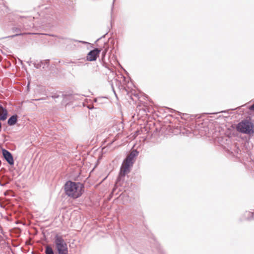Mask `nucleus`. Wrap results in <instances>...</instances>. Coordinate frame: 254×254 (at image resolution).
<instances>
[{"label": "nucleus", "mask_w": 254, "mask_h": 254, "mask_svg": "<svg viewBox=\"0 0 254 254\" xmlns=\"http://www.w3.org/2000/svg\"><path fill=\"white\" fill-rule=\"evenodd\" d=\"M12 31L13 32L16 33V34L15 35H12V36H9V37L13 38V37H14L15 36H17L22 35V34H21L20 33L21 29L19 28L13 27V28H12Z\"/></svg>", "instance_id": "obj_17"}, {"label": "nucleus", "mask_w": 254, "mask_h": 254, "mask_svg": "<svg viewBox=\"0 0 254 254\" xmlns=\"http://www.w3.org/2000/svg\"><path fill=\"white\" fill-rule=\"evenodd\" d=\"M65 193L73 198L81 196L84 191V185L80 182H74L70 180L66 181L64 185Z\"/></svg>", "instance_id": "obj_2"}, {"label": "nucleus", "mask_w": 254, "mask_h": 254, "mask_svg": "<svg viewBox=\"0 0 254 254\" xmlns=\"http://www.w3.org/2000/svg\"><path fill=\"white\" fill-rule=\"evenodd\" d=\"M107 99L105 97H98L94 99V102L97 103L98 104H102L103 103V100Z\"/></svg>", "instance_id": "obj_20"}, {"label": "nucleus", "mask_w": 254, "mask_h": 254, "mask_svg": "<svg viewBox=\"0 0 254 254\" xmlns=\"http://www.w3.org/2000/svg\"><path fill=\"white\" fill-rule=\"evenodd\" d=\"M115 0H113V4H112V10H113V7H114V1H115Z\"/></svg>", "instance_id": "obj_33"}, {"label": "nucleus", "mask_w": 254, "mask_h": 254, "mask_svg": "<svg viewBox=\"0 0 254 254\" xmlns=\"http://www.w3.org/2000/svg\"><path fill=\"white\" fill-rule=\"evenodd\" d=\"M75 42H79V43H84V42H83L82 41H78V40H75L71 39H66L67 43L73 44Z\"/></svg>", "instance_id": "obj_21"}, {"label": "nucleus", "mask_w": 254, "mask_h": 254, "mask_svg": "<svg viewBox=\"0 0 254 254\" xmlns=\"http://www.w3.org/2000/svg\"><path fill=\"white\" fill-rule=\"evenodd\" d=\"M220 141L221 145L223 147L224 149L229 154L235 156H237L240 151L236 145H232L231 139L228 136L221 137Z\"/></svg>", "instance_id": "obj_4"}, {"label": "nucleus", "mask_w": 254, "mask_h": 254, "mask_svg": "<svg viewBox=\"0 0 254 254\" xmlns=\"http://www.w3.org/2000/svg\"><path fill=\"white\" fill-rule=\"evenodd\" d=\"M237 130L239 132L249 135L254 133V123L249 117L242 120L236 126Z\"/></svg>", "instance_id": "obj_3"}, {"label": "nucleus", "mask_w": 254, "mask_h": 254, "mask_svg": "<svg viewBox=\"0 0 254 254\" xmlns=\"http://www.w3.org/2000/svg\"><path fill=\"white\" fill-rule=\"evenodd\" d=\"M106 52H107V50H106V49H105V50H104L102 52V56H103V57H105V55H106Z\"/></svg>", "instance_id": "obj_29"}, {"label": "nucleus", "mask_w": 254, "mask_h": 254, "mask_svg": "<svg viewBox=\"0 0 254 254\" xmlns=\"http://www.w3.org/2000/svg\"><path fill=\"white\" fill-rule=\"evenodd\" d=\"M52 98L54 99H59L62 100V104L66 106L69 102L72 99V96L71 95H64L60 96L58 95H54L52 96Z\"/></svg>", "instance_id": "obj_7"}, {"label": "nucleus", "mask_w": 254, "mask_h": 254, "mask_svg": "<svg viewBox=\"0 0 254 254\" xmlns=\"http://www.w3.org/2000/svg\"><path fill=\"white\" fill-rule=\"evenodd\" d=\"M10 179L8 177L4 176L3 179L0 181V186L4 187L9 183Z\"/></svg>", "instance_id": "obj_16"}, {"label": "nucleus", "mask_w": 254, "mask_h": 254, "mask_svg": "<svg viewBox=\"0 0 254 254\" xmlns=\"http://www.w3.org/2000/svg\"><path fill=\"white\" fill-rule=\"evenodd\" d=\"M238 109L240 111H245V110L254 111V103L251 106L247 104L244 105L239 107Z\"/></svg>", "instance_id": "obj_15"}, {"label": "nucleus", "mask_w": 254, "mask_h": 254, "mask_svg": "<svg viewBox=\"0 0 254 254\" xmlns=\"http://www.w3.org/2000/svg\"><path fill=\"white\" fill-rule=\"evenodd\" d=\"M119 187H116V184H115V186H114V188L112 190V192H111V194H114L115 190H117V189Z\"/></svg>", "instance_id": "obj_26"}, {"label": "nucleus", "mask_w": 254, "mask_h": 254, "mask_svg": "<svg viewBox=\"0 0 254 254\" xmlns=\"http://www.w3.org/2000/svg\"><path fill=\"white\" fill-rule=\"evenodd\" d=\"M139 152L136 150L133 149L127 157V158L130 159L131 160L135 162V158L138 156Z\"/></svg>", "instance_id": "obj_14"}, {"label": "nucleus", "mask_w": 254, "mask_h": 254, "mask_svg": "<svg viewBox=\"0 0 254 254\" xmlns=\"http://www.w3.org/2000/svg\"><path fill=\"white\" fill-rule=\"evenodd\" d=\"M83 105L84 107H86L87 108H88V109H92L93 108H94V106L93 105H92V104H87L86 103H83Z\"/></svg>", "instance_id": "obj_23"}, {"label": "nucleus", "mask_w": 254, "mask_h": 254, "mask_svg": "<svg viewBox=\"0 0 254 254\" xmlns=\"http://www.w3.org/2000/svg\"><path fill=\"white\" fill-rule=\"evenodd\" d=\"M143 115H145V112H143Z\"/></svg>", "instance_id": "obj_37"}, {"label": "nucleus", "mask_w": 254, "mask_h": 254, "mask_svg": "<svg viewBox=\"0 0 254 254\" xmlns=\"http://www.w3.org/2000/svg\"><path fill=\"white\" fill-rule=\"evenodd\" d=\"M0 111H7V110L4 108L1 104H0Z\"/></svg>", "instance_id": "obj_27"}, {"label": "nucleus", "mask_w": 254, "mask_h": 254, "mask_svg": "<svg viewBox=\"0 0 254 254\" xmlns=\"http://www.w3.org/2000/svg\"><path fill=\"white\" fill-rule=\"evenodd\" d=\"M230 110H224V111H225V112H227V111H230Z\"/></svg>", "instance_id": "obj_34"}, {"label": "nucleus", "mask_w": 254, "mask_h": 254, "mask_svg": "<svg viewBox=\"0 0 254 254\" xmlns=\"http://www.w3.org/2000/svg\"><path fill=\"white\" fill-rule=\"evenodd\" d=\"M127 172H124V171L120 169L119 174L116 181V187H121L123 186L125 181V176Z\"/></svg>", "instance_id": "obj_10"}, {"label": "nucleus", "mask_w": 254, "mask_h": 254, "mask_svg": "<svg viewBox=\"0 0 254 254\" xmlns=\"http://www.w3.org/2000/svg\"><path fill=\"white\" fill-rule=\"evenodd\" d=\"M2 113V114L0 115V121H4L7 119L8 112Z\"/></svg>", "instance_id": "obj_19"}, {"label": "nucleus", "mask_w": 254, "mask_h": 254, "mask_svg": "<svg viewBox=\"0 0 254 254\" xmlns=\"http://www.w3.org/2000/svg\"><path fill=\"white\" fill-rule=\"evenodd\" d=\"M54 251L51 245L45 247V254H68L67 244L62 236L56 234L53 239Z\"/></svg>", "instance_id": "obj_1"}, {"label": "nucleus", "mask_w": 254, "mask_h": 254, "mask_svg": "<svg viewBox=\"0 0 254 254\" xmlns=\"http://www.w3.org/2000/svg\"><path fill=\"white\" fill-rule=\"evenodd\" d=\"M1 152L4 159L10 166L13 165L14 164V161L12 153L3 148H1Z\"/></svg>", "instance_id": "obj_5"}, {"label": "nucleus", "mask_w": 254, "mask_h": 254, "mask_svg": "<svg viewBox=\"0 0 254 254\" xmlns=\"http://www.w3.org/2000/svg\"><path fill=\"white\" fill-rule=\"evenodd\" d=\"M69 63L75 64L77 66H80L81 64V62H70Z\"/></svg>", "instance_id": "obj_25"}, {"label": "nucleus", "mask_w": 254, "mask_h": 254, "mask_svg": "<svg viewBox=\"0 0 254 254\" xmlns=\"http://www.w3.org/2000/svg\"><path fill=\"white\" fill-rule=\"evenodd\" d=\"M143 115H145V112H143Z\"/></svg>", "instance_id": "obj_38"}, {"label": "nucleus", "mask_w": 254, "mask_h": 254, "mask_svg": "<svg viewBox=\"0 0 254 254\" xmlns=\"http://www.w3.org/2000/svg\"><path fill=\"white\" fill-rule=\"evenodd\" d=\"M134 163V161L126 157L124 159L120 169L124 171V172L129 173Z\"/></svg>", "instance_id": "obj_6"}, {"label": "nucleus", "mask_w": 254, "mask_h": 254, "mask_svg": "<svg viewBox=\"0 0 254 254\" xmlns=\"http://www.w3.org/2000/svg\"><path fill=\"white\" fill-rule=\"evenodd\" d=\"M165 122H169L170 123H173V120H174V119L172 117V115H166L165 118Z\"/></svg>", "instance_id": "obj_18"}, {"label": "nucleus", "mask_w": 254, "mask_h": 254, "mask_svg": "<svg viewBox=\"0 0 254 254\" xmlns=\"http://www.w3.org/2000/svg\"><path fill=\"white\" fill-rule=\"evenodd\" d=\"M172 111L176 112V111H176V110H172Z\"/></svg>", "instance_id": "obj_35"}, {"label": "nucleus", "mask_w": 254, "mask_h": 254, "mask_svg": "<svg viewBox=\"0 0 254 254\" xmlns=\"http://www.w3.org/2000/svg\"><path fill=\"white\" fill-rule=\"evenodd\" d=\"M178 115L182 119L186 121H193L195 120L196 119H199L201 116L199 115H191L188 113L183 112H177Z\"/></svg>", "instance_id": "obj_8"}, {"label": "nucleus", "mask_w": 254, "mask_h": 254, "mask_svg": "<svg viewBox=\"0 0 254 254\" xmlns=\"http://www.w3.org/2000/svg\"><path fill=\"white\" fill-rule=\"evenodd\" d=\"M139 111H142L145 112V111H146L147 110H148L149 109H146V108H142V109H139Z\"/></svg>", "instance_id": "obj_30"}, {"label": "nucleus", "mask_w": 254, "mask_h": 254, "mask_svg": "<svg viewBox=\"0 0 254 254\" xmlns=\"http://www.w3.org/2000/svg\"><path fill=\"white\" fill-rule=\"evenodd\" d=\"M254 213L250 211H246L244 214V216L240 217L239 221L241 222L245 220H250L253 218Z\"/></svg>", "instance_id": "obj_12"}, {"label": "nucleus", "mask_w": 254, "mask_h": 254, "mask_svg": "<svg viewBox=\"0 0 254 254\" xmlns=\"http://www.w3.org/2000/svg\"><path fill=\"white\" fill-rule=\"evenodd\" d=\"M131 98L132 100H134L133 98L132 97H131Z\"/></svg>", "instance_id": "obj_36"}, {"label": "nucleus", "mask_w": 254, "mask_h": 254, "mask_svg": "<svg viewBox=\"0 0 254 254\" xmlns=\"http://www.w3.org/2000/svg\"><path fill=\"white\" fill-rule=\"evenodd\" d=\"M213 133L215 134V136H217L219 134V132L217 131H215Z\"/></svg>", "instance_id": "obj_31"}, {"label": "nucleus", "mask_w": 254, "mask_h": 254, "mask_svg": "<svg viewBox=\"0 0 254 254\" xmlns=\"http://www.w3.org/2000/svg\"><path fill=\"white\" fill-rule=\"evenodd\" d=\"M88 113H89V116L90 117V116H92V117H94V114H95V112H91V115L90 114V112H88ZM89 119H90V120H91V118H90V117L89 118Z\"/></svg>", "instance_id": "obj_28"}, {"label": "nucleus", "mask_w": 254, "mask_h": 254, "mask_svg": "<svg viewBox=\"0 0 254 254\" xmlns=\"http://www.w3.org/2000/svg\"><path fill=\"white\" fill-rule=\"evenodd\" d=\"M49 63V60H47L35 62L33 64H34V67L35 68L38 69V68H41V67L43 68L47 67L48 66Z\"/></svg>", "instance_id": "obj_11"}, {"label": "nucleus", "mask_w": 254, "mask_h": 254, "mask_svg": "<svg viewBox=\"0 0 254 254\" xmlns=\"http://www.w3.org/2000/svg\"><path fill=\"white\" fill-rule=\"evenodd\" d=\"M18 116L16 114H14L11 116L7 120V124L9 126H12L15 125L17 122Z\"/></svg>", "instance_id": "obj_13"}, {"label": "nucleus", "mask_w": 254, "mask_h": 254, "mask_svg": "<svg viewBox=\"0 0 254 254\" xmlns=\"http://www.w3.org/2000/svg\"><path fill=\"white\" fill-rule=\"evenodd\" d=\"M134 96L136 97L138 99H139L138 95V94H134Z\"/></svg>", "instance_id": "obj_32"}, {"label": "nucleus", "mask_w": 254, "mask_h": 254, "mask_svg": "<svg viewBox=\"0 0 254 254\" xmlns=\"http://www.w3.org/2000/svg\"><path fill=\"white\" fill-rule=\"evenodd\" d=\"M136 115L134 113L133 114V115L132 114H131V116L133 118V119L135 120L136 119L137 120H139L140 119V117H139V112H136Z\"/></svg>", "instance_id": "obj_22"}, {"label": "nucleus", "mask_w": 254, "mask_h": 254, "mask_svg": "<svg viewBox=\"0 0 254 254\" xmlns=\"http://www.w3.org/2000/svg\"><path fill=\"white\" fill-rule=\"evenodd\" d=\"M220 113V112H204V114H205V115L217 114L218 113ZM224 113L229 114V113H234V112H224Z\"/></svg>", "instance_id": "obj_24"}, {"label": "nucleus", "mask_w": 254, "mask_h": 254, "mask_svg": "<svg viewBox=\"0 0 254 254\" xmlns=\"http://www.w3.org/2000/svg\"><path fill=\"white\" fill-rule=\"evenodd\" d=\"M100 52L101 50L98 48H95L90 51L87 55V60L88 61H95Z\"/></svg>", "instance_id": "obj_9"}]
</instances>
